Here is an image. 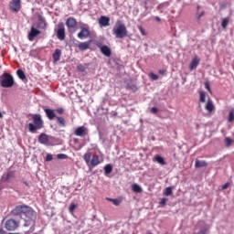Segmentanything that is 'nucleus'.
Returning a JSON list of instances; mask_svg holds the SVG:
<instances>
[{"instance_id": "nucleus-33", "label": "nucleus", "mask_w": 234, "mask_h": 234, "mask_svg": "<svg viewBox=\"0 0 234 234\" xmlns=\"http://www.w3.org/2000/svg\"><path fill=\"white\" fill-rule=\"evenodd\" d=\"M127 89L133 90V92H136V90H138V86H136V84H127Z\"/></svg>"}, {"instance_id": "nucleus-6", "label": "nucleus", "mask_w": 234, "mask_h": 234, "mask_svg": "<svg viewBox=\"0 0 234 234\" xmlns=\"http://www.w3.org/2000/svg\"><path fill=\"white\" fill-rule=\"evenodd\" d=\"M19 226H21V222L14 218H9L5 223V228L7 231H16V229H19Z\"/></svg>"}, {"instance_id": "nucleus-9", "label": "nucleus", "mask_w": 234, "mask_h": 234, "mask_svg": "<svg viewBox=\"0 0 234 234\" xmlns=\"http://www.w3.org/2000/svg\"><path fill=\"white\" fill-rule=\"evenodd\" d=\"M57 37L60 41L65 39V24L63 22L58 24Z\"/></svg>"}, {"instance_id": "nucleus-12", "label": "nucleus", "mask_w": 234, "mask_h": 234, "mask_svg": "<svg viewBox=\"0 0 234 234\" xmlns=\"http://www.w3.org/2000/svg\"><path fill=\"white\" fill-rule=\"evenodd\" d=\"M90 36V31L87 27H81L80 31L78 33L77 37L79 39H87Z\"/></svg>"}, {"instance_id": "nucleus-49", "label": "nucleus", "mask_w": 234, "mask_h": 234, "mask_svg": "<svg viewBox=\"0 0 234 234\" xmlns=\"http://www.w3.org/2000/svg\"><path fill=\"white\" fill-rule=\"evenodd\" d=\"M159 74H161L162 76H164V74H165V69H159Z\"/></svg>"}, {"instance_id": "nucleus-35", "label": "nucleus", "mask_w": 234, "mask_h": 234, "mask_svg": "<svg viewBox=\"0 0 234 234\" xmlns=\"http://www.w3.org/2000/svg\"><path fill=\"white\" fill-rule=\"evenodd\" d=\"M165 195V197H171V195H173V188L171 186L166 187Z\"/></svg>"}, {"instance_id": "nucleus-24", "label": "nucleus", "mask_w": 234, "mask_h": 234, "mask_svg": "<svg viewBox=\"0 0 234 234\" xmlns=\"http://www.w3.org/2000/svg\"><path fill=\"white\" fill-rule=\"evenodd\" d=\"M195 167L200 168V167H207V162L206 161H200L198 159H196Z\"/></svg>"}, {"instance_id": "nucleus-13", "label": "nucleus", "mask_w": 234, "mask_h": 234, "mask_svg": "<svg viewBox=\"0 0 234 234\" xmlns=\"http://www.w3.org/2000/svg\"><path fill=\"white\" fill-rule=\"evenodd\" d=\"M39 34H41V31H39L38 29H37L34 27H31L30 32L28 33L29 41H34V39L36 37H37V36H39Z\"/></svg>"}, {"instance_id": "nucleus-22", "label": "nucleus", "mask_w": 234, "mask_h": 234, "mask_svg": "<svg viewBox=\"0 0 234 234\" xmlns=\"http://www.w3.org/2000/svg\"><path fill=\"white\" fill-rule=\"evenodd\" d=\"M52 58H53L54 63H58V61H59V59H61V49H59V48L55 49V51L52 55Z\"/></svg>"}, {"instance_id": "nucleus-30", "label": "nucleus", "mask_w": 234, "mask_h": 234, "mask_svg": "<svg viewBox=\"0 0 234 234\" xmlns=\"http://www.w3.org/2000/svg\"><path fill=\"white\" fill-rule=\"evenodd\" d=\"M16 75L18 76V78L20 80H26L27 79V76L25 75V71H23L22 69H18L16 71Z\"/></svg>"}, {"instance_id": "nucleus-20", "label": "nucleus", "mask_w": 234, "mask_h": 234, "mask_svg": "<svg viewBox=\"0 0 234 234\" xmlns=\"http://www.w3.org/2000/svg\"><path fill=\"white\" fill-rule=\"evenodd\" d=\"M37 28L47 30V21L45 20V17H43L42 16H38Z\"/></svg>"}, {"instance_id": "nucleus-7", "label": "nucleus", "mask_w": 234, "mask_h": 234, "mask_svg": "<svg viewBox=\"0 0 234 234\" xmlns=\"http://www.w3.org/2000/svg\"><path fill=\"white\" fill-rule=\"evenodd\" d=\"M96 47H98V48H100V50H101V54H103V56H106V58H111L112 51L111 50V48H109V46H103V45H101V42H97Z\"/></svg>"}, {"instance_id": "nucleus-8", "label": "nucleus", "mask_w": 234, "mask_h": 234, "mask_svg": "<svg viewBox=\"0 0 234 234\" xmlns=\"http://www.w3.org/2000/svg\"><path fill=\"white\" fill-rule=\"evenodd\" d=\"M9 10L17 14L21 10V0H11L9 3Z\"/></svg>"}, {"instance_id": "nucleus-28", "label": "nucleus", "mask_w": 234, "mask_h": 234, "mask_svg": "<svg viewBox=\"0 0 234 234\" xmlns=\"http://www.w3.org/2000/svg\"><path fill=\"white\" fill-rule=\"evenodd\" d=\"M112 173V165L109 164L104 166V174L111 175Z\"/></svg>"}, {"instance_id": "nucleus-2", "label": "nucleus", "mask_w": 234, "mask_h": 234, "mask_svg": "<svg viewBox=\"0 0 234 234\" xmlns=\"http://www.w3.org/2000/svg\"><path fill=\"white\" fill-rule=\"evenodd\" d=\"M32 121H33V123L29 122L27 124L29 133H35L37 131H39L40 129H43V127H45V122L41 118V114L39 113L33 114Z\"/></svg>"}, {"instance_id": "nucleus-46", "label": "nucleus", "mask_w": 234, "mask_h": 234, "mask_svg": "<svg viewBox=\"0 0 234 234\" xmlns=\"http://www.w3.org/2000/svg\"><path fill=\"white\" fill-rule=\"evenodd\" d=\"M151 112H152L153 114H156V112H158V108L153 107V108L151 109Z\"/></svg>"}, {"instance_id": "nucleus-48", "label": "nucleus", "mask_w": 234, "mask_h": 234, "mask_svg": "<svg viewBox=\"0 0 234 234\" xmlns=\"http://www.w3.org/2000/svg\"><path fill=\"white\" fill-rule=\"evenodd\" d=\"M23 184H25V186H27V187H30V183H28V181L23 180Z\"/></svg>"}, {"instance_id": "nucleus-43", "label": "nucleus", "mask_w": 234, "mask_h": 234, "mask_svg": "<svg viewBox=\"0 0 234 234\" xmlns=\"http://www.w3.org/2000/svg\"><path fill=\"white\" fill-rule=\"evenodd\" d=\"M139 30L142 36H147V32H145V29H144V27H140Z\"/></svg>"}, {"instance_id": "nucleus-26", "label": "nucleus", "mask_w": 234, "mask_h": 234, "mask_svg": "<svg viewBox=\"0 0 234 234\" xmlns=\"http://www.w3.org/2000/svg\"><path fill=\"white\" fill-rule=\"evenodd\" d=\"M132 191H133V193H142V186H140L138 184H133L132 186Z\"/></svg>"}, {"instance_id": "nucleus-47", "label": "nucleus", "mask_w": 234, "mask_h": 234, "mask_svg": "<svg viewBox=\"0 0 234 234\" xmlns=\"http://www.w3.org/2000/svg\"><path fill=\"white\" fill-rule=\"evenodd\" d=\"M229 187V183H226L222 186V189H228Z\"/></svg>"}, {"instance_id": "nucleus-50", "label": "nucleus", "mask_w": 234, "mask_h": 234, "mask_svg": "<svg viewBox=\"0 0 234 234\" xmlns=\"http://www.w3.org/2000/svg\"><path fill=\"white\" fill-rule=\"evenodd\" d=\"M0 234H6V231H5V229H3V228H0Z\"/></svg>"}, {"instance_id": "nucleus-39", "label": "nucleus", "mask_w": 234, "mask_h": 234, "mask_svg": "<svg viewBox=\"0 0 234 234\" xmlns=\"http://www.w3.org/2000/svg\"><path fill=\"white\" fill-rule=\"evenodd\" d=\"M159 204L160 206H165V204H167V198L165 197L161 198Z\"/></svg>"}, {"instance_id": "nucleus-40", "label": "nucleus", "mask_w": 234, "mask_h": 234, "mask_svg": "<svg viewBox=\"0 0 234 234\" xmlns=\"http://www.w3.org/2000/svg\"><path fill=\"white\" fill-rule=\"evenodd\" d=\"M206 14V12L202 11L201 13H197V21H200V19L203 17V16Z\"/></svg>"}, {"instance_id": "nucleus-25", "label": "nucleus", "mask_w": 234, "mask_h": 234, "mask_svg": "<svg viewBox=\"0 0 234 234\" xmlns=\"http://www.w3.org/2000/svg\"><path fill=\"white\" fill-rule=\"evenodd\" d=\"M155 162L161 165H165V159L162 155H155Z\"/></svg>"}, {"instance_id": "nucleus-32", "label": "nucleus", "mask_w": 234, "mask_h": 234, "mask_svg": "<svg viewBox=\"0 0 234 234\" xmlns=\"http://www.w3.org/2000/svg\"><path fill=\"white\" fill-rule=\"evenodd\" d=\"M228 122L231 123V122H234V110H230L228 116Z\"/></svg>"}, {"instance_id": "nucleus-52", "label": "nucleus", "mask_w": 234, "mask_h": 234, "mask_svg": "<svg viewBox=\"0 0 234 234\" xmlns=\"http://www.w3.org/2000/svg\"><path fill=\"white\" fill-rule=\"evenodd\" d=\"M197 12L200 10V5L197 6Z\"/></svg>"}, {"instance_id": "nucleus-5", "label": "nucleus", "mask_w": 234, "mask_h": 234, "mask_svg": "<svg viewBox=\"0 0 234 234\" xmlns=\"http://www.w3.org/2000/svg\"><path fill=\"white\" fill-rule=\"evenodd\" d=\"M91 158V159H90ZM83 160L87 164V165H92V167H96V165H100V155L93 154L90 152H87L83 155Z\"/></svg>"}, {"instance_id": "nucleus-38", "label": "nucleus", "mask_w": 234, "mask_h": 234, "mask_svg": "<svg viewBox=\"0 0 234 234\" xmlns=\"http://www.w3.org/2000/svg\"><path fill=\"white\" fill-rule=\"evenodd\" d=\"M205 89H207V90H208V92L211 94V86L209 84V81H206L205 82Z\"/></svg>"}, {"instance_id": "nucleus-14", "label": "nucleus", "mask_w": 234, "mask_h": 234, "mask_svg": "<svg viewBox=\"0 0 234 234\" xmlns=\"http://www.w3.org/2000/svg\"><path fill=\"white\" fill-rule=\"evenodd\" d=\"M98 21L100 27H109L111 25V18L109 16H101Z\"/></svg>"}, {"instance_id": "nucleus-29", "label": "nucleus", "mask_w": 234, "mask_h": 234, "mask_svg": "<svg viewBox=\"0 0 234 234\" xmlns=\"http://www.w3.org/2000/svg\"><path fill=\"white\" fill-rule=\"evenodd\" d=\"M107 200H109V202H112L113 206H120L122 204V199H112V198H107Z\"/></svg>"}, {"instance_id": "nucleus-53", "label": "nucleus", "mask_w": 234, "mask_h": 234, "mask_svg": "<svg viewBox=\"0 0 234 234\" xmlns=\"http://www.w3.org/2000/svg\"><path fill=\"white\" fill-rule=\"evenodd\" d=\"M0 118H3V113H1V112H0Z\"/></svg>"}, {"instance_id": "nucleus-23", "label": "nucleus", "mask_w": 234, "mask_h": 234, "mask_svg": "<svg viewBox=\"0 0 234 234\" xmlns=\"http://www.w3.org/2000/svg\"><path fill=\"white\" fill-rule=\"evenodd\" d=\"M56 119L59 127H67V121H65V118L57 116Z\"/></svg>"}, {"instance_id": "nucleus-4", "label": "nucleus", "mask_w": 234, "mask_h": 234, "mask_svg": "<svg viewBox=\"0 0 234 234\" xmlns=\"http://www.w3.org/2000/svg\"><path fill=\"white\" fill-rule=\"evenodd\" d=\"M16 85V80H14V76L12 74L5 72L0 76V87L4 89H12Z\"/></svg>"}, {"instance_id": "nucleus-1", "label": "nucleus", "mask_w": 234, "mask_h": 234, "mask_svg": "<svg viewBox=\"0 0 234 234\" xmlns=\"http://www.w3.org/2000/svg\"><path fill=\"white\" fill-rule=\"evenodd\" d=\"M12 215L16 217L19 216L24 220V226L28 228L31 226L28 232L34 233L36 230V219L37 218V213L34 209L27 205H20L16 207L12 210Z\"/></svg>"}, {"instance_id": "nucleus-15", "label": "nucleus", "mask_w": 234, "mask_h": 234, "mask_svg": "<svg viewBox=\"0 0 234 234\" xmlns=\"http://www.w3.org/2000/svg\"><path fill=\"white\" fill-rule=\"evenodd\" d=\"M92 43V40L85 41V42H80L78 45V48L83 52L85 50H89L90 48V44Z\"/></svg>"}, {"instance_id": "nucleus-31", "label": "nucleus", "mask_w": 234, "mask_h": 234, "mask_svg": "<svg viewBox=\"0 0 234 234\" xmlns=\"http://www.w3.org/2000/svg\"><path fill=\"white\" fill-rule=\"evenodd\" d=\"M199 101L201 103H205L206 102V91H200L199 92Z\"/></svg>"}, {"instance_id": "nucleus-37", "label": "nucleus", "mask_w": 234, "mask_h": 234, "mask_svg": "<svg viewBox=\"0 0 234 234\" xmlns=\"http://www.w3.org/2000/svg\"><path fill=\"white\" fill-rule=\"evenodd\" d=\"M77 69H78L79 72H85L86 68L83 64H79L77 66Z\"/></svg>"}, {"instance_id": "nucleus-11", "label": "nucleus", "mask_w": 234, "mask_h": 234, "mask_svg": "<svg viewBox=\"0 0 234 234\" xmlns=\"http://www.w3.org/2000/svg\"><path fill=\"white\" fill-rule=\"evenodd\" d=\"M66 27L69 30H72V28H76L78 27V20L74 17H69L66 20Z\"/></svg>"}, {"instance_id": "nucleus-34", "label": "nucleus", "mask_w": 234, "mask_h": 234, "mask_svg": "<svg viewBox=\"0 0 234 234\" xmlns=\"http://www.w3.org/2000/svg\"><path fill=\"white\" fill-rule=\"evenodd\" d=\"M231 144H233V139L229 137H225V145L226 147H230Z\"/></svg>"}, {"instance_id": "nucleus-41", "label": "nucleus", "mask_w": 234, "mask_h": 234, "mask_svg": "<svg viewBox=\"0 0 234 234\" xmlns=\"http://www.w3.org/2000/svg\"><path fill=\"white\" fill-rule=\"evenodd\" d=\"M150 78H151V80H154V81H156V80H158V75L151 72L150 73Z\"/></svg>"}, {"instance_id": "nucleus-44", "label": "nucleus", "mask_w": 234, "mask_h": 234, "mask_svg": "<svg viewBox=\"0 0 234 234\" xmlns=\"http://www.w3.org/2000/svg\"><path fill=\"white\" fill-rule=\"evenodd\" d=\"M55 111L56 112H58V114H63V112H65V110L63 108H58Z\"/></svg>"}, {"instance_id": "nucleus-18", "label": "nucleus", "mask_w": 234, "mask_h": 234, "mask_svg": "<svg viewBox=\"0 0 234 234\" xmlns=\"http://www.w3.org/2000/svg\"><path fill=\"white\" fill-rule=\"evenodd\" d=\"M198 65H200V58H198V57H195L189 64V69L195 70V69H197Z\"/></svg>"}, {"instance_id": "nucleus-19", "label": "nucleus", "mask_w": 234, "mask_h": 234, "mask_svg": "<svg viewBox=\"0 0 234 234\" xmlns=\"http://www.w3.org/2000/svg\"><path fill=\"white\" fill-rule=\"evenodd\" d=\"M205 109H206V111H207V112L209 114H211V112H213V111H215V104L213 103V101H211V99H208L207 101V103L205 105Z\"/></svg>"}, {"instance_id": "nucleus-16", "label": "nucleus", "mask_w": 234, "mask_h": 234, "mask_svg": "<svg viewBox=\"0 0 234 234\" xmlns=\"http://www.w3.org/2000/svg\"><path fill=\"white\" fill-rule=\"evenodd\" d=\"M44 112L46 113L47 118H48V120H50V121H52V120H54V118L58 117V116H56V110L45 108Z\"/></svg>"}, {"instance_id": "nucleus-10", "label": "nucleus", "mask_w": 234, "mask_h": 234, "mask_svg": "<svg viewBox=\"0 0 234 234\" xmlns=\"http://www.w3.org/2000/svg\"><path fill=\"white\" fill-rule=\"evenodd\" d=\"M75 136H80V138H83L84 136H87L89 134V129L85 126H80L76 128L74 131Z\"/></svg>"}, {"instance_id": "nucleus-17", "label": "nucleus", "mask_w": 234, "mask_h": 234, "mask_svg": "<svg viewBox=\"0 0 234 234\" xmlns=\"http://www.w3.org/2000/svg\"><path fill=\"white\" fill-rule=\"evenodd\" d=\"M13 178H16V172L9 171L3 176L2 180L3 182H10V180H13Z\"/></svg>"}, {"instance_id": "nucleus-21", "label": "nucleus", "mask_w": 234, "mask_h": 234, "mask_svg": "<svg viewBox=\"0 0 234 234\" xmlns=\"http://www.w3.org/2000/svg\"><path fill=\"white\" fill-rule=\"evenodd\" d=\"M38 142L43 145H48V135H47V133H40L38 136Z\"/></svg>"}, {"instance_id": "nucleus-27", "label": "nucleus", "mask_w": 234, "mask_h": 234, "mask_svg": "<svg viewBox=\"0 0 234 234\" xmlns=\"http://www.w3.org/2000/svg\"><path fill=\"white\" fill-rule=\"evenodd\" d=\"M229 24V18L225 17V18L222 19L221 27H222L223 30H226L228 28Z\"/></svg>"}, {"instance_id": "nucleus-3", "label": "nucleus", "mask_w": 234, "mask_h": 234, "mask_svg": "<svg viewBox=\"0 0 234 234\" xmlns=\"http://www.w3.org/2000/svg\"><path fill=\"white\" fill-rule=\"evenodd\" d=\"M112 34L117 37V39H123V37H127V36H129L127 27H125V24L120 20L115 23V26L112 28Z\"/></svg>"}, {"instance_id": "nucleus-45", "label": "nucleus", "mask_w": 234, "mask_h": 234, "mask_svg": "<svg viewBox=\"0 0 234 234\" xmlns=\"http://www.w3.org/2000/svg\"><path fill=\"white\" fill-rule=\"evenodd\" d=\"M74 209H76V204H71L69 206V212L72 213L74 211Z\"/></svg>"}, {"instance_id": "nucleus-51", "label": "nucleus", "mask_w": 234, "mask_h": 234, "mask_svg": "<svg viewBox=\"0 0 234 234\" xmlns=\"http://www.w3.org/2000/svg\"><path fill=\"white\" fill-rule=\"evenodd\" d=\"M155 20L160 23L161 19H160V16H155Z\"/></svg>"}, {"instance_id": "nucleus-36", "label": "nucleus", "mask_w": 234, "mask_h": 234, "mask_svg": "<svg viewBox=\"0 0 234 234\" xmlns=\"http://www.w3.org/2000/svg\"><path fill=\"white\" fill-rule=\"evenodd\" d=\"M57 158H58V160H67V158H69V155H67L65 154H58L57 155Z\"/></svg>"}, {"instance_id": "nucleus-42", "label": "nucleus", "mask_w": 234, "mask_h": 234, "mask_svg": "<svg viewBox=\"0 0 234 234\" xmlns=\"http://www.w3.org/2000/svg\"><path fill=\"white\" fill-rule=\"evenodd\" d=\"M53 156L50 154H48L46 156V162H52Z\"/></svg>"}]
</instances>
